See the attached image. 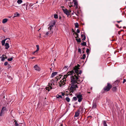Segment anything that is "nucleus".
Masks as SVG:
<instances>
[{"instance_id":"nucleus-1","label":"nucleus","mask_w":126,"mask_h":126,"mask_svg":"<svg viewBox=\"0 0 126 126\" xmlns=\"http://www.w3.org/2000/svg\"><path fill=\"white\" fill-rule=\"evenodd\" d=\"M71 83L70 84V87L69 89L70 93H73L74 91L76 90V88L78 87L76 83H78L77 81H79L78 76L75 74L74 76L72 75L71 76Z\"/></svg>"},{"instance_id":"nucleus-2","label":"nucleus","mask_w":126,"mask_h":126,"mask_svg":"<svg viewBox=\"0 0 126 126\" xmlns=\"http://www.w3.org/2000/svg\"><path fill=\"white\" fill-rule=\"evenodd\" d=\"M74 73L73 70L68 72L67 74L64 76V78L60 81V82H63L64 83V84H65V82L66 81V78H67L68 76L72 75Z\"/></svg>"},{"instance_id":"nucleus-3","label":"nucleus","mask_w":126,"mask_h":126,"mask_svg":"<svg viewBox=\"0 0 126 126\" xmlns=\"http://www.w3.org/2000/svg\"><path fill=\"white\" fill-rule=\"evenodd\" d=\"M80 66V65L79 64H78L77 65H76L74 67L73 70H75V73H76L77 75L79 76V74H81L82 73V71L80 70L79 71V67Z\"/></svg>"},{"instance_id":"nucleus-4","label":"nucleus","mask_w":126,"mask_h":126,"mask_svg":"<svg viewBox=\"0 0 126 126\" xmlns=\"http://www.w3.org/2000/svg\"><path fill=\"white\" fill-rule=\"evenodd\" d=\"M112 87V86L111 84L110 83H108L107 85L103 88V90L105 92H106L109 91Z\"/></svg>"},{"instance_id":"nucleus-5","label":"nucleus","mask_w":126,"mask_h":126,"mask_svg":"<svg viewBox=\"0 0 126 126\" xmlns=\"http://www.w3.org/2000/svg\"><path fill=\"white\" fill-rule=\"evenodd\" d=\"M77 98L78 99V101L79 102H80L83 99L82 96V94L80 93H77L76 94Z\"/></svg>"},{"instance_id":"nucleus-6","label":"nucleus","mask_w":126,"mask_h":126,"mask_svg":"<svg viewBox=\"0 0 126 126\" xmlns=\"http://www.w3.org/2000/svg\"><path fill=\"white\" fill-rule=\"evenodd\" d=\"M61 7L62 10L65 14L67 16H69L70 15L69 12L68 11V10L65 9L64 6H62Z\"/></svg>"},{"instance_id":"nucleus-7","label":"nucleus","mask_w":126,"mask_h":126,"mask_svg":"<svg viewBox=\"0 0 126 126\" xmlns=\"http://www.w3.org/2000/svg\"><path fill=\"white\" fill-rule=\"evenodd\" d=\"M80 109H83V108L82 107H80L79 109L77 110V111L75 112L74 117H77L79 116V114L80 113Z\"/></svg>"},{"instance_id":"nucleus-8","label":"nucleus","mask_w":126,"mask_h":126,"mask_svg":"<svg viewBox=\"0 0 126 126\" xmlns=\"http://www.w3.org/2000/svg\"><path fill=\"white\" fill-rule=\"evenodd\" d=\"M36 46L37 48L36 50L35 51L32 52V54L34 55H35L36 54H37L38 51H39V45H37Z\"/></svg>"},{"instance_id":"nucleus-9","label":"nucleus","mask_w":126,"mask_h":126,"mask_svg":"<svg viewBox=\"0 0 126 126\" xmlns=\"http://www.w3.org/2000/svg\"><path fill=\"white\" fill-rule=\"evenodd\" d=\"M120 81L119 80H117L115 81L113 85V86H115L116 87H117L118 86V85Z\"/></svg>"},{"instance_id":"nucleus-10","label":"nucleus","mask_w":126,"mask_h":126,"mask_svg":"<svg viewBox=\"0 0 126 126\" xmlns=\"http://www.w3.org/2000/svg\"><path fill=\"white\" fill-rule=\"evenodd\" d=\"M52 23V25H50L49 27L48 28L49 30H52V27H54V25L55 24V21H53Z\"/></svg>"},{"instance_id":"nucleus-11","label":"nucleus","mask_w":126,"mask_h":126,"mask_svg":"<svg viewBox=\"0 0 126 126\" xmlns=\"http://www.w3.org/2000/svg\"><path fill=\"white\" fill-rule=\"evenodd\" d=\"M73 2H74V6H76V8H78V3L77 2L76 0H72Z\"/></svg>"},{"instance_id":"nucleus-12","label":"nucleus","mask_w":126,"mask_h":126,"mask_svg":"<svg viewBox=\"0 0 126 126\" xmlns=\"http://www.w3.org/2000/svg\"><path fill=\"white\" fill-rule=\"evenodd\" d=\"M73 2H74V6H76V8H78V3L77 2L76 0H72Z\"/></svg>"},{"instance_id":"nucleus-13","label":"nucleus","mask_w":126,"mask_h":126,"mask_svg":"<svg viewBox=\"0 0 126 126\" xmlns=\"http://www.w3.org/2000/svg\"><path fill=\"white\" fill-rule=\"evenodd\" d=\"M33 67L34 69L37 71H39L40 70V68L37 65H35Z\"/></svg>"},{"instance_id":"nucleus-14","label":"nucleus","mask_w":126,"mask_h":126,"mask_svg":"<svg viewBox=\"0 0 126 126\" xmlns=\"http://www.w3.org/2000/svg\"><path fill=\"white\" fill-rule=\"evenodd\" d=\"M52 84H53V83H51L50 82H49V84L50 86H49V87L48 88V89H47V90L48 91H49L50 89H52V87L51 86L52 85Z\"/></svg>"},{"instance_id":"nucleus-15","label":"nucleus","mask_w":126,"mask_h":126,"mask_svg":"<svg viewBox=\"0 0 126 126\" xmlns=\"http://www.w3.org/2000/svg\"><path fill=\"white\" fill-rule=\"evenodd\" d=\"M96 106V102H95L94 100V102L93 103V105L92 107V109H95Z\"/></svg>"},{"instance_id":"nucleus-16","label":"nucleus","mask_w":126,"mask_h":126,"mask_svg":"<svg viewBox=\"0 0 126 126\" xmlns=\"http://www.w3.org/2000/svg\"><path fill=\"white\" fill-rule=\"evenodd\" d=\"M8 41H7V42L5 44V49H7L9 47V43H8Z\"/></svg>"},{"instance_id":"nucleus-17","label":"nucleus","mask_w":126,"mask_h":126,"mask_svg":"<svg viewBox=\"0 0 126 126\" xmlns=\"http://www.w3.org/2000/svg\"><path fill=\"white\" fill-rule=\"evenodd\" d=\"M81 37L82 38V40L83 41L86 39V36L84 34H82L81 33Z\"/></svg>"},{"instance_id":"nucleus-18","label":"nucleus","mask_w":126,"mask_h":126,"mask_svg":"<svg viewBox=\"0 0 126 126\" xmlns=\"http://www.w3.org/2000/svg\"><path fill=\"white\" fill-rule=\"evenodd\" d=\"M4 56H5V55L3 54L1 56L0 58L1 59V61H4L5 60V58L4 57Z\"/></svg>"},{"instance_id":"nucleus-19","label":"nucleus","mask_w":126,"mask_h":126,"mask_svg":"<svg viewBox=\"0 0 126 126\" xmlns=\"http://www.w3.org/2000/svg\"><path fill=\"white\" fill-rule=\"evenodd\" d=\"M57 73V72H53L52 74L51 77H53L56 75Z\"/></svg>"},{"instance_id":"nucleus-20","label":"nucleus","mask_w":126,"mask_h":126,"mask_svg":"<svg viewBox=\"0 0 126 126\" xmlns=\"http://www.w3.org/2000/svg\"><path fill=\"white\" fill-rule=\"evenodd\" d=\"M5 39L3 40L2 41H1V43L2 44V46H3L4 45L5 43V41L7 39Z\"/></svg>"},{"instance_id":"nucleus-21","label":"nucleus","mask_w":126,"mask_h":126,"mask_svg":"<svg viewBox=\"0 0 126 126\" xmlns=\"http://www.w3.org/2000/svg\"><path fill=\"white\" fill-rule=\"evenodd\" d=\"M113 88L112 89V91L113 92H116L117 90V88L116 87L113 86Z\"/></svg>"},{"instance_id":"nucleus-22","label":"nucleus","mask_w":126,"mask_h":126,"mask_svg":"<svg viewBox=\"0 0 126 126\" xmlns=\"http://www.w3.org/2000/svg\"><path fill=\"white\" fill-rule=\"evenodd\" d=\"M8 20V19L7 18H5L3 19L2 21V23H4L7 22Z\"/></svg>"},{"instance_id":"nucleus-23","label":"nucleus","mask_w":126,"mask_h":126,"mask_svg":"<svg viewBox=\"0 0 126 126\" xmlns=\"http://www.w3.org/2000/svg\"><path fill=\"white\" fill-rule=\"evenodd\" d=\"M15 122V126H19V125L18 123L17 122V121L15 120L14 121Z\"/></svg>"},{"instance_id":"nucleus-24","label":"nucleus","mask_w":126,"mask_h":126,"mask_svg":"<svg viewBox=\"0 0 126 126\" xmlns=\"http://www.w3.org/2000/svg\"><path fill=\"white\" fill-rule=\"evenodd\" d=\"M73 32L74 33H73V34H75L76 35V36L75 37V38H78V36H79L78 34V33H77L76 32H74V31H73Z\"/></svg>"},{"instance_id":"nucleus-25","label":"nucleus","mask_w":126,"mask_h":126,"mask_svg":"<svg viewBox=\"0 0 126 126\" xmlns=\"http://www.w3.org/2000/svg\"><path fill=\"white\" fill-rule=\"evenodd\" d=\"M106 121H103V124L104 126H108L106 123Z\"/></svg>"},{"instance_id":"nucleus-26","label":"nucleus","mask_w":126,"mask_h":126,"mask_svg":"<svg viewBox=\"0 0 126 126\" xmlns=\"http://www.w3.org/2000/svg\"><path fill=\"white\" fill-rule=\"evenodd\" d=\"M6 110V107H3L2 109V110H1V111H3V112L4 111V110Z\"/></svg>"},{"instance_id":"nucleus-27","label":"nucleus","mask_w":126,"mask_h":126,"mask_svg":"<svg viewBox=\"0 0 126 126\" xmlns=\"http://www.w3.org/2000/svg\"><path fill=\"white\" fill-rule=\"evenodd\" d=\"M81 45L83 46H86V43L85 42H83V43H81Z\"/></svg>"},{"instance_id":"nucleus-28","label":"nucleus","mask_w":126,"mask_h":126,"mask_svg":"<svg viewBox=\"0 0 126 126\" xmlns=\"http://www.w3.org/2000/svg\"><path fill=\"white\" fill-rule=\"evenodd\" d=\"M17 2L18 4H20L22 2V0H18Z\"/></svg>"},{"instance_id":"nucleus-29","label":"nucleus","mask_w":126,"mask_h":126,"mask_svg":"<svg viewBox=\"0 0 126 126\" xmlns=\"http://www.w3.org/2000/svg\"><path fill=\"white\" fill-rule=\"evenodd\" d=\"M76 40L78 42H81V39L80 38H79V39H76Z\"/></svg>"},{"instance_id":"nucleus-30","label":"nucleus","mask_w":126,"mask_h":126,"mask_svg":"<svg viewBox=\"0 0 126 126\" xmlns=\"http://www.w3.org/2000/svg\"><path fill=\"white\" fill-rule=\"evenodd\" d=\"M54 17L55 19H57L58 18V16L56 14H55L54 15Z\"/></svg>"},{"instance_id":"nucleus-31","label":"nucleus","mask_w":126,"mask_h":126,"mask_svg":"<svg viewBox=\"0 0 126 126\" xmlns=\"http://www.w3.org/2000/svg\"><path fill=\"white\" fill-rule=\"evenodd\" d=\"M75 27L78 28L79 27V24L77 23H75Z\"/></svg>"},{"instance_id":"nucleus-32","label":"nucleus","mask_w":126,"mask_h":126,"mask_svg":"<svg viewBox=\"0 0 126 126\" xmlns=\"http://www.w3.org/2000/svg\"><path fill=\"white\" fill-rule=\"evenodd\" d=\"M73 2H73V1H72V2H70V5L69 6V7L71 8V7H72L73 6Z\"/></svg>"},{"instance_id":"nucleus-33","label":"nucleus","mask_w":126,"mask_h":126,"mask_svg":"<svg viewBox=\"0 0 126 126\" xmlns=\"http://www.w3.org/2000/svg\"><path fill=\"white\" fill-rule=\"evenodd\" d=\"M65 99L66 101L68 102H69L70 101V99L68 97H66Z\"/></svg>"},{"instance_id":"nucleus-34","label":"nucleus","mask_w":126,"mask_h":126,"mask_svg":"<svg viewBox=\"0 0 126 126\" xmlns=\"http://www.w3.org/2000/svg\"><path fill=\"white\" fill-rule=\"evenodd\" d=\"M61 82V84H60V87H61V86H64V85L65 84H64V83L63 82Z\"/></svg>"},{"instance_id":"nucleus-35","label":"nucleus","mask_w":126,"mask_h":126,"mask_svg":"<svg viewBox=\"0 0 126 126\" xmlns=\"http://www.w3.org/2000/svg\"><path fill=\"white\" fill-rule=\"evenodd\" d=\"M77 100V97H74L73 98V100H74V101H76Z\"/></svg>"},{"instance_id":"nucleus-36","label":"nucleus","mask_w":126,"mask_h":126,"mask_svg":"<svg viewBox=\"0 0 126 126\" xmlns=\"http://www.w3.org/2000/svg\"><path fill=\"white\" fill-rule=\"evenodd\" d=\"M86 55L85 54H83L82 57V59H84L86 58Z\"/></svg>"},{"instance_id":"nucleus-37","label":"nucleus","mask_w":126,"mask_h":126,"mask_svg":"<svg viewBox=\"0 0 126 126\" xmlns=\"http://www.w3.org/2000/svg\"><path fill=\"white\" fill-rule=\"evenodd\" d=\"M13 59L11 57L10 58H8L7 59V60L8 61H11L13 60Z\"/></svg>"},{"instance_id":"nucleus-38","label":"nucleus","mask_w":126,"mask_h":126,"mask_svg":"<svg viewBox=\"0 0 126 126\" xmlns=\"http://www.w3.org/2000/svg\"><path fill=\"white\" fill-rule=\"evenodd\" d=\"M50 30V31L48 32H49V33L50 34H52L53 33V32L51 30Z\"/></svg>"},{"instance_id":"nucleus-39","label":"nucleus","mask_w":126,"mask_h":126,"mask_svg":"<svg viewBox=\"0 0 126 126\" xmlns=\"http://www.w3.org/2000/svg\"><path fill=\"white\" fill-rule=\"evenodd\" d=\"M3 111H1V112H0V116H2L3 114Z\"/></svg>"},{"instance_id":"nucleus-40","label":"nucleus","mask_w":126,"mask_h":126,"mask_svg":"<svg viewBox=\"0 0 126 126\" xmlns=\"http://www.w3.org/2000/svg\"><path fill=\"white\" fill-rule=\"evenodd\" d=\"M58 96H57V98H62V97L61 95H58Z\"/></svg>"},{"instance_id":"nucleus-41","label":"nucleus","mask_w":126,"mask_h":126,"mask_svg":"<svg viewBox=\"0 0 126 126\" xmlns=\"http://www.w3.org/2000/svg\"><path fill=\"white\" fill-rule=\"evenodd\" d=\"M78 51L79 52L80 54L81 53V49L80 48H79L78 49Z\"/></svg>"},{"instance_id":"nucleus-42","label":"nucleus","mask_w":126,"mask_h":126,"mask_svg":"<svg viewBox=\"0 0 126 126\" xmlns=\"http://www.w3.org/2000/svg\"><path fill=\"white\" fill-rule=\"evenodd\" d=\"M15 16H14V17H16L19 16V14L18 13H17L16 14H15Z\"/></svg>"},{"instance_id":"nucleus-43","label":"nucleus","mask_w":126,"mask_h":126,"mask_svg":"<svg viewBox=\"0 0 126 126\" xmlns=\"http://www.w3.org/2000/svg\"><path fill=\"white\" fill-rule=\"evenodd\" d=\"M89 51V49L88 48L87 49V50H86V52L87 53V54L88 53Z\"/></svg>"},{"instance_id":"nucleus-44","label":"nucleus","mask_w":126,"mask_h":126,"mask_svg":"<svg viewBox=\"0 0 126 126\" xmlns=\"http://www.w3.org/2000/svg\"><path fill=\"white\" fill-rule=\"evenodd\" d=\"M33 4H34L32 3H30L29 4V6L31 7L33 5Z\"/></svg>"},{"instance_id":"nucleus-45","label":"nucleus","mask_w":126,"mask_h":126,"mask_svg":"<svg viewBox=\"0 0 126 126\" xmlns=\"http://www.w3.org/2000/svg\"><path fill=\"white\" fill-rule=\"evenodd\" d=\"M50 82H51V83H53V85H54V84L53 83V82H54V81L53 80V79L51 80V81Z\"/></svg>"},{"instance_id":"nucleus-46","label":"nucleus","mask_w":126,"mask_h":126,"mask_svg":"<svg viewBox=\"0 0 126 126\" xmlns=\"http://www.w3.org/2000/svg\"><path fill=\"white\" fill-rule=\"evenodd\" d=\"M8 64V63L7 62H6L4 63V65L5 66L7 65Z\"/></svg>"},{"instance_id":"nucleus-47","label":"nucleus","mask_w":126,"mask_h":126,"mask_svg":"<svg viewBox=\"0 0 126 126\" xmlns=\"http://www.w3.org/2000/svg\"><path fill=\"white\" fill-rule=\"evenodd\" d=\"M126 81V79H124L123 81V83H124Z\"/></svg>"},{"instance_id":"nucleus-48","label":"nucleus","mask_w":126,"mask_h":126,"mask_svg":"<svg viewBox=\"0 0 126 126\" xmlns=\"http://www.w3.org/2000/svg\"><path fill=\"white\" fill-rule=\"evenodd\" d=\"M77 33H79L80 32V31L79 29H78L77 30Z\"/></svg>"},{"instance_id":"nucleus-49","label":"nucleus","mask_w":126,"mask_h":126,"mask_svg":"<svg viewBox=\"0 0 126 126\" xmlns=\"http://www.w3.org/2000/svg\"><path fill=\"white\" fill-rule=\"evenodd\" d=\"M49 33V32H46V35L47 36L48 35V34Z\"/></svg>"},{"instance_id":"nucleus-50","label":"nucleus","mask_w":126,"mask_h":126,"mask_svg":"<svg viewBox=\"0 0 126 126\" xmlns=\"http://www.w3.org/2000/svg\"><path fill=\"white\" fill-rule=\"evenodd\" d=\"M61 94L62 96H64V95H65V94L63 93H61Z\"/></svg>"},{"instance_id":"nucleus-51","label":"nucleus","mask_w":126,"mask_h":126,"mask_svg":"<svg viewBox=\"0 0 126 126\" xmlns=\"http://www.w3.org/2000/svg\"><path fill=\"white\" fill-rule=\"evenodd\" d=\"M122 20H120L119 21H117L116 22L118 23H120V22H122Z\"/></svg>"},{"instance_id":"nucleus-52","label":"nucleus","mask_w":126,"mask_h":126,"mask_svg":"<svg viewBox=\"0 0 126 126\" xmlns=\"http://www.w3.org/2000/svg\"><path fill=\"white\" fill-rule=\"evenodd\" d=\"M116 26L118 28L119 27V25L117 24H116Z\"/></svg>"},{"instance_id":"nucleus-53","label":"nucleus","mask_w":126,"mask_h":126,"mask_svg":"<svg viewBox=\"0 0 126 126\" xmlns=\"http://www.w3.org/2000/svg\"><path fill=\"white\" fill-rule=\"evenodd\" d=\"M121 33V31H119L118 32V33L119 34H120Z\"/></svg>"},{"instance_id":"nucleus-54","label":"nucleus","mask_w":126,"mask_h":126,"mask_svg":"<svg viewBox=\"0 0 126 126\" xmlns=\"http://www.w3.org/2000/svg\"><path fill=\"white\" fill-rule=\"evenodd\" d=\"M4 58H5V59H7V57L5 55V56H4Z\"/></svg>"},{"instance_id":"nucleus-55","label":"nucleus","mask_w":126,"mask_h":126,"mask_svg":"<svg viewBox=\"0 0 126 126\" xmlns=\"http://www.w3.org/2000/svg\"><path fill=\"white\" fill-rule=\"evenodd\" d=\"M75 14H76V15H77V16H79V14H78V12H77V13H75Z\"/></svg>"},{"instance_id":"nucleus-56","label":"nucleus","mask_w":126,"mask_h":126,"mask_svg":"<svg viewBox=\"0 0 126 126\" xmlns=\"http://www.w3.org/2000/svg\"><path fill=\"white\" fill-rule=\"evenodd\" d=\"M28 6V5L27 4L26 5V10H27V6Z\"/></svg>"},{"instance_id":"nucleus-57","label":"nucleus","mask_w":126,"mask_h":126,"mask_svg":"<svg viewBox=\"0 0 126 126\" xmlns=\"http://www.w3.org/2000/svg\"><path fill=\"white\" fill-rule=\"evenodd\" d=\"M34 58H35V57H32L31 58L32 59H33Z\"/></svg>"},{"instance_id":"nucleus-58","label":"nucleus","mask_w":126,"mask_h":126,"mask_svg":"<svg viewBox=\"0 0 126 126\" xmlns=\"http://www.w3.org/2000/svg\"><path fill=\"white\" fill-rule=\"evenodd\" d=\"M68 94L69 95H72V94H70V93L69 94Z\"/></svg>"},{"instance_id":"nucleus-59","label":"nucleus","mask_w":126,"mask_h":126,"mask_svg":"<svg viewBox=\"0 0 126 126\" xmlns=\"http://www.w3.org/2000/svg\"><path fill=\"white\" fill-rule=\"evenodd\" d=\"M69 13H70L71 12V10H69Z\"/></svg>"},{"instance_id":"nucleus-60","label":"nucleus","mask_w":126,"mask_h":126,"mask_svg":"<svg viewBox=\"0 0 126 126\" xmlns=\"http://www.w3.org/2000/svg\"><path fill=\"white\" fill-rule=\"evenodd\" d=\"M61 18L62 17H61V16H59V19H61Z\"/></svg>"},{"instance_id":"nucleus-61","label":"nucleus","mask_w":126,"mask_h":126,"mask_svg":"<svg viewBox=\"0 0 126 126\" xmlns=\"http://www.w3.org/2000/svg\"><path fill=\"white\" fill-rule=\"evenodd\" d=\"M75 13L74 12H73V13L72 14V15H73L74 14V13Z\"/></svg>"},{"instance_id":"nucleus-62","label":"nucleus","mask_w":126,"mask_h":126,"mask_svg":"<svg viewBox=\"0 0 126 126\" xmlns=\"http://www.w3.org/2000/svg\"><path fill=\"white\" fill-rule=\"evenodd\" d=\"M61 126H63V125L62 124H61Z\"/></svg>"},{"instance_id":"nucleus-63","label":"nucleus","mask_w":126,"mask_h":126,"mask_svg":"<svg viewBox=\"0 0 126 126\" xmlns=\"http://www.w3.org/2000/svg\"><path fill=\"white\" fill-rule=\"evenodd\" d=\"M90 89H91V90H92V87H91L90 88Z\"/></svg>"},{"instance_id":"nucleus-64","label":"nucleus","mask_w":126,"mask_h":126,"mask_svg":"<svg viewBox=\"0 0 126 126\" xmlns=\"http://www.w3.org/2000/svg\"><path fill=\"white\" fill-rule=\"evenodd\" d=\"M31 9H33V7H32L31 8Z\"/></svg>"}]
</instances>
